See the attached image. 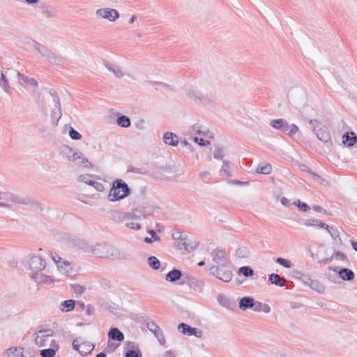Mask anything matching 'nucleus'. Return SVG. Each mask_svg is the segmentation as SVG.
<instances>
[{"label":"nucleus","instance_id":"1","mask_svg":"<svg viewBox=\"0 0 357 357\" xmlns=\"http://www.w3.org/2000/svg\"><path fill=\"white\" fill-rule=\"evenodd\" d=\"M210 84L199 82L194 84H186L184 86V93L186 97L192 102L202 105L208 106L214 102V96L211 91Z\"/></svg>","mask_w":357,"mask_h":357},{"label":"nucleus","instance_id":"2","mask_svg":"<svg viewBox=\"0 0 357 357\" xmlns=\"http://www.w3.org/2000/svg\"><path fill=\"white\" fill-rule=\"evenodd\" d=\"M51 102L54 105V107L51 112L52 123L54 126H57L62 115L60 100L58 96L52 93H49L46 96H44L41 100L42 109L43 112H47L48 107H50Z\"/></svg>","mask_w":357,"mask_h":357},{"label":"nucleus","instance_id":"3","mask_svg":"<svg viewBox=\"0 0 357 357\" xmlns=\"http://www.w3.org/2000/svg\"><path fill=\"white\" fill-rule=\"evenodd\" d=\"M130 194V189L128 184L121 179H116L114 181L107 196L110 202H116L123 199Z\"/></svg>","mask_w":357,"mask_h":357},{"label":"nucleus","instance_id":"4","mask_svg":"<svg viewBox=\"0 0 357 357\" xmlns=\"http://www.w3.org/2000/svg\"><path fill=\"white\" fill-rule=\"evenodd\" d=\"M24 266L30 271L29 275L36 274L38 271H42L46 266L45 261L41 256L36 254H29L26 255L23 260Z\"/></svg>","mask_w":357,"mask_h":357},{"label":"nucleus","instance_id":"5","mask_svg":"<svg viewBox=\"0 0 357 357\" xmlns=\"http://www.w3.org/2000/svg\"><path fill=\"white\" fill-rule=\"evenodd\" d=\"M31 200L28 197L14 194L10 192H0V207L10 208V203L19 205H28Z\"/></svg>","mask_w":357,"mask_h":357},{"label":"nucleus","instance_id":"6","mask_svg":"<svg viewBox=\"0 0 357 357\" xmlns=\"http://www.w3.org/2000/svg\"><path fill=\"white\" fill-rule=\"evenodd\" d=\"M308 123L312 127V131L317 138L325 143L327 147H332L333 142L331 139V134L328 128L317 119H310Z\"/></svg>","mask_w":357,"mask_h":357},{"label":"nucleus","instance_id":"7","mask_svg":"<svg viewBox=\"0 0 357 357\" xmlns=\"http://www.w3.org/2000/svg\"><path fill=\"white\" fill-rule=\"evenodd\" d=\"M35 343L39 347H49L53 346V344H59L54 338L52 329L40 330L35 333Z\"/></svg>","mask_w":357,"mask_h":357},{"label":"nucleus","instance_id":"8","mask_svg":"<svg viewBox=\"0 0 357 357\" xmlns=\"http://www.w3.org/2000/svg\"><path fill=\"white\" fill-rule=\"evenodd\" d=\"M63 153L66 159L69 162L75 163L76 165L85 167H92L91 163L81 152L75 151L70 146H66L63 149Z\"/></svg>","mask_w":357,"mask_h":357},{"label":"nucleus","instance_id":"9","mask_svg":"<svg viewBox=\"0 0 357 357\" xmlns=\"http://www.w3.org/2000/svg\"><path fill=\"white\" fill-rule=\"evenodd\" d=\"M33 47L46 60L53 65H62L65 63V59L61 56L57 55L50 50L40 44L36 43L34 44Z\"/></svg>","mask_w":357,"mask_h":357},{"label":"nucleus","instance_id":"10","mask_svg":"<svg viewBox=\"0 0 357 357\" xmlns=\"http://www.w3.org/2000/svg\"><path fill=\"white\" fill-rule=\"evenodd\" d=\"M95 15L98 19L105 20L110 22L116 21L120 17L117 10L107 7L97 9Z\"/></svg>","mask_w":357,"mask_h":357},{"label":"nucleus","instance_id":"11","mask_svg":"<svg viewBox=\"0 0 357 357\" xmlns=\"http://www.w3.org/2000/svg\"><path fill=\"white\" fill-rule=\"evenodd\" d=\"M73 347L81 355L86 356L89 354L94 349V345L81 337H78L73 340Z\"/></svg>","mask_w":357,"mask_h":357},{"label":"nucleus","instance_id":"12","mask_svg":"<svg viewBox=\"0 0 357 357\" xmlns=\"http://www.w3.org/2000/svg\"><path fill=\"white\" fill-rule=\"evenodd\" d=\"M225 267V266L213 265L210 267V272L211 275L219 280L228 282L232 278V273L231 271L224 268Z\"/></svg>","mask_w":357,"mask_h":357},{"label":"nucleus","instance_id":"13","mask_svg":"<svg viewBox=\"0 0 357 357\" xmlns=\"http://www.w3.org/2000/svg\"><path fill=\"white\" fill-rule=\"evenodd\" d=\"M211 256L213 261L218 264L217 266H226L229 263V259L224 250L215 249L211 252Z\"/></svg>","mask_w":357,"mask_h":357},{"label":"nucleus","instance_id":"14","mask_svg":"<svg viewBox=\"0 0 357 357\" xmlns=\"http://www.w3.org/2000/svg\"><path fill=\"white\" fill-rule=\"evenodd\" d=\"M104 66L116 78L122 79L126 75L123 68L119 65L106 61L104 63Z\"/></svg>","mask_w":357,"mask_h":357},{"label":"nucleus","instance_id":"15","mask_svg":"<svg viewBox=\"0 0 357 357\" xmlns=\"http://www.w3.org/2000/svg\"><path fill=\"white\" fill-rule=\"evenodd\" d=\"M112 248L111 245L107 244H97L96 245H93L91 248V252L97 257H105L108 256L109 254V250H112Z\"/></svg>","mask_w":357,"mask_h":357},{"label":"nucleus","instance_id":"16","mask_svg":"<svg viewBox=\"0 0 357 357\" xmlns=\"http://www.w3.org/2000/svg\"><path fill=\"white\" fill-rule=\"evenodd\" d=\"M178 331L183 335L188 336L194 335L200 337L202 335V331L196 328H192L186 324L181 323L178 326Z\"/></svg>","mask_w":357,"mask_h":357},{"label":"nucleus","instance_id":"17","mask_svg":"<svg viewBox=\"0 0 357 357\" xmlns=\"http://www.w3.org/2000/svg\"><path fill=\"white\" fill-rule=\"evenodd\" d=\"M13 75H15V73L10 69H6L1 73L0 86L6 93H8L10 91L8 77L11 78Z\"/></svg>","mask_w":357,"mask_h":357},{"label":"nucleus","instance_id":"18","mask_svg":"<svg viewBox=\"0 0 357 357\" xmlns=\"http://www.w3.org/2000/svg\"><path fill=\"white\" fill-rule=\"evenodd\" d=\"M58 258H59V261H58L59 264L57 266L58 271L61 274L65 275H72L74 273L73 264L70 262H69L66 260H64L61 257H58Z\"/></svg>","mask_w":357,"mask_h":357},{"label":"nucleus","instance_id":"19","mask_svg":"<svg viewBox=\"0 0 357 357\" xmlns=\"http://www.w3.org/2000/svg\"><path fill=\"white\" fill-rule=\"evenodd\" d=\"M162 141L166 145L176 146L179 144L178 137L174 132H166L162 136Z\"/></svg>","mask_w":357,"mask_h":357},{"label":"nucleus","instance_id":"20","mask_svg":"<svg viewBox=\"0 0 357 357\" xmlns=\"http://www.w3.org/2000/svg\"><path fill=\"white\" fill-rule=\"evenodd\" d=\"M30 277L38 284H52L54 282L52 277L42 273L41 271H38L36 274L31 275Z\"/></svg>","mask_w":357,"mask_h":357},{"label":"nucleus","instance_id":"21","mask_svg":"<svg viewBox=\"0 0 357 357\" xmlns=\"http://www.w3.org/2000/svg\"><path fill=\"white\" fill-rule=\"evenodd\" d=\"M60 347L59 344H53V346L47 347L40 351L42 357H54Z\"/></svg>","mask_w":357,"mask_h":357},{"label":"nucleus","instance_id":"22","mask_svg":"<svg viewBox=\"0 0 357 357\" xmlns=\"http://www.w3.org/2000/svg\"><path fill=\"white\" fill-rule=\"evenodd\" d=\"M15 76L17 77V79H22L24 84L32 88L33 90L37 88L38 82L33 78L25 76L19 72L15 73Z\"/></svg>","mask_w":357,"mask_h":357},{"label":"nucleus","instance_id":"23","mask_svg":"<svg viewBox=\"0 0 357 357\" xmlns=\"http://www.w3.org/2000/svg\"><path fill=\"white\" fill-rule=\"evenodd\" d=\"M24 349L22 347H10L4 351L3 355L6 357H20L24 353Z\"/></svg>","mask_w":357,"mask_h":357},{"label":"nucleus","instance_id":"24","mask_svg":"<svg viewBox=\"0 0 357 357\" xmlns=\"http://www.w3.org/2000/svg\"><path fill=\"white\" fill-rule=\"evenodd\" d=\"M268 280L272 284H274L279 287H284L286 285L287 281L284 278L281 277L280 275L276 273H272L268 276Z\"/></svg>","mask_w":357,"mask_h":357},{"label":"nucleus","instance_id":"25","mask_svg":"<svg viewBox=\"0 0 357 357\" xmlns=\"http://www.w3.org/2000/svg\"><path fill=\"white\" fill-rule=\"evenodd\" d=\"M357 142V137L355 132H351L350 133L347 132L342 136V142L344 145L348 146H352Z\"/></svg>","mask_w":357,"mask_h":357},{"label":"nucleus","instance_id":"26","mask_svg":"<svg viewBox=\"0 0 357 357\" xmlns=\"http://www.w3.org/2000/svg\"><path fill=\"white\" fill-rule=\"evenodd\" d=\"M108 337L112 340L121 342L124 340L123 333L117 328H112L108 332Z\"/></svg>","mask_w":357,"mask_h":357},{"label":"nucleus","instance_id":"27","mask_svg":"<svg viewBox=\"0 0 357 357\" xmlns=\"http://www.w3.org/2000/svg\"><path fill=\"white\" fill-rule=\"evenodd\" d=\"M182 277V273L178 269H173L169 271L165 276V280L167 282H175L179 280Z\"/></svg>","mask_w":357,"mask_h":357},{"label":"nucleus","instance_id":"28","mask_svg":"<svg viewBox=\"0 0 357 357\" xmlns=\"http://www.w3.org/2000/svg\"><path fill=\"white\" fill-rule=\"evenodd\" d=\"M255 300L251 297H243L239 301V308L245 310L248 308H252Z\"/></svg>","mask_w":357,"mask_h":357},{"label":"nucleus","instance_id":"29","mask_svg":"<svg viewBox=\"0 0 357 357\" xmlns=\"http://www.w3.org/2000/svg\"><path fill=\"white\" fill-rule=\"evenodd\" d=\"M217 300L220 305L228 309H231L234 305L233 302L224 294L218 295Z\"/></svg>","mask_w":357,"mask_h":357},{"label":"nucleus","instance_id":"30","mask_svg":"<svg viewBox=\"0 0 357 357\" xmlns=\"http://www.w3.org/2000/svg\"><path fill=\"white\" fill-rule=\"evenodd\" d=\"M189 285L195 291H202L204 287V282L195 278H191L189 280Z\"/></svg>","mask_w":357,"mask_h":357},{"label":"nucleus","instance_id":"31","mask_svg":"<svg viewBox=\"0 0 357 357\" xmlns=\"http://www.w3.org/2000/svg\"><path fill=\"white\" fill-rule=\"evenodd\" d=\"M231 169V165L230 162L228 160H223L222 165L220 169V175L222 176L230 177L232 176Z\"/></svg>","mask_w":357,"mask_h":357},{"label":"nucleus","instance_id":"32","mask_svg":"<svg viewBox=\"0 0 357 357\" xmlns=\"http://www.w3.org/2000/svg\"><path fill=\"white\" fill-rule=\"evenodd\" d=\"M305 225L307 227H319L320 228H324L326 229L327 231H329L330 227L324 223L323 222L315 220V219H308L305 221Z\"/></svg>","mask_w":357,"mask_h":357},{"label":"nucleus","instance_id":"33","mask_svg":"<svg viewBox=\"0 0 357 357\" xmlns=\"http://www.w3.org/2000/svg\"><path fill=\"white\" fill-rule=\"evenodd\" d=\"M252 308L257 312H264V313H268L271 311V307L268 305L255 301Z\"/></svg>","mask_w":357,"mask_h":357},{"label":"nucleus","instance_id":"34","mask_svg":"<svg viewBox=\"0 0 357 357\" xmlns=\"http://www.w3.org/2000/svg\"><path fill=\"white\" fill-rule=\"evenodd\" d=\"M338 274L343 280L351 281L354 278V272L348 268H342L340 270Z\"/></svg>","mask_w":357,"mask_h":357},{"label":"nucleus","instance_id":"35","mask_svg":"<svg viewBox=\"0 0 357 357\" xmlns=\"http://www.w3.org/2000/svg\"><path fill=\"white\" fill-rule=\"evenodd\" d=\"M75 307V301L73 300H66L62 302L59 305L61 312H70Z\"/></svg>","mask_w":357,"mask_h":357},{"label":"nucleus","instance_id":"36","mask_svg":"<svg viewBox=\"0 0 357 357\" xmlns=\"http://www.w3.org/2000/svg\"><path fill=\"white\" fill-rule=\"evenodd\" d=\"M272 171V166L269 163H260L256 169L258 174H269Z\"/></svg>","mask_w":357,"mask_h":357},{"label":"nucleus","instance_id":"37","mask_svg":"<svg viewBox=\"0 0 357 357\" xmlns=\"http://www.w3.org/2000/svg\"><path fill=\"white\" fill-rule=\"evenodd\" d=\"M117 124L123 128H128L130 126V120L126 116H121L116 120Z\"/></svg>","mask_w":357,"mask_h":357},{"label":"nucleus","instance_id":"38","mask_svg":"<svg viewBox=\"0 0 357 357\" xmlns=\"http://www.w3.org/2000/svg\"><path fill=\"white\" fill-rule=\"evenodd\" d=\"M148 264L149 266L151 267L153 269L160 270V262L155 257H149L148 258Z\"/></svg>","mask_w":357,"mask_h":357},{"label":"nucleus","instance_id":"39","mask_svg":"<svg viewBox=\"0 0 357 357\" xmlns=\"http://www.w3.org/2000/svg\"><path fill=\"white\" fill-rule=\"evenodd\" d=\"M147 328L152 332L155 335L158 333V335H161V330L159 326L154 322L150 321L146 324Z\"/></svg>","mask_w":357,"mask_h":357},{"label":"nucleus","instance_id":"40","mask_svg":"<svg viewBox=\"0 0 357 357\" xmlns=\"http://www.w3.org/2000/svg\"><path fill=\"white\" fill-rule=\"evenodd\" d=\"M192 132H195L198 134L200 137H205L207 135L208 131L205 129H203V128L198 125L195 124L191 128Z\"/></svg>","mask_w":357,"mask_h":357},{"label":"nucleus","instance_id":"41","mask_svg":"<svg viewBox=\"0 0 357 357\" xmlns=\"http://www.w3.org/2000/svg\"><path fill=\"white\" fill-rule=\"evenodd\" d=\"M93 176L91 174H82L78 177V181L82 183H84L89 185H91L92 181H93Z\"/></svg>","mask_w":357,"mask_h":357},{"label":"nucleus","instance_id":"42","mask_svg":"<svg viewBox=\"0 0 357 357\" xmlns=\"http://www.w3.org/2000/svg\"><path fill=\"white\" fill-rule=\"evenodd\" d=\"M173 238L174 239H180L181 240L180 242H178V245H177L181 249H182V248H184L185 250L188 249L187 245L185 242V238L182 237V235L181 233L176 232V233L174 234Z\"/></svg>","mask_w":357,"mask_h":357},{"label":"nucleus","instance_id":"43","mask_svg":"<svg viewBox=\"0 0 357 357\" xmlns=\"http://www.w3.org/2000/svg\"><path fill=\"white\" fill-rule=\"evenodd\" d=\"M213 156L217 160H223L225 157V150L223 148L217 147L213 152Z\"/></svg>","mask_w":357,"mask_h":357},{"label":"nucleus","instance_id":"44","mask_svg":"<svg viewBox=\"0 0 357 357\" xmlns=\"http://www.w3.org/2000/svg\"><path fill=\"white\" fill-rule=\"evenodd\" d=\"M238 273L245 277H250L253 275L254 271L249 266H242L239 268Z\"/></svg>","mask_w":357,"mask_h":357},{"label":"nucleus","instance_id":"45","mask_svg":"<svg viewBox=\"0 0 357 357\" xmlns=\"http://www.w3.org/2000/svg\"><path fill=\"white\" fill-rule=\"evenodd\" d=\"M275 262L287 268H291L293 266V264L290 260L282 257H278Z\"/></svg>","mask_w":357,"mask_h":357},{"label":"nucleus","instance_id":"46","mask_svg":"<svg viewBox=\"0 0 357 357\" xmlns=\"http://www.w3.org/2000/svg\"><path fill=\"white\" fill-rule=\"evenodd\" d=\"M190 139H192V141L194 142L197 143L201 146H205L209 144V142L203 139L202 137H190Z\"/></svg>","mask_w":357,"mask_h":357},{"label":"nucleus","instance_id":"47","mask_svg":"<svg viewBox=\"0 0 357 357\" xmlns=\"http://www.w3.org/2000/svg\"><path fill=\"white\" fill-rule=\"evenodd\" d=\"M333 257L336 260L342 261L347 260L346 255L340 251L334 252Z\"/></svg>","mask_w":357,"mask_h":357},{"label":"nucleus","instance_id":"48","mask_svg":"<svg viewBox=\"0 0 357 357\" xmlns=\"http://www.w3.org/2000/svg\"><path fill=\"white\" fill-rule=\"evenodd\" d=\"M284 119H275L271 121V125L273 128L277 130H281Z\"/></svg>","mask_w":357,"mask_h":357},{"label":"nucleus","instance_id":"49","mask_svg":"<svg viewBox=\"0 0 357 357\" xmlns=\"http://www.w3.org/2000/svg\"><path fill=\"white\" fill-rule=\"evenodd\" d=\"M69 136L72 139L74 140H79L81 139L82 135L80 133H79L77 131H76L73 128H70V130H69Z\"/></svg>","mask_w":357,"mask_h":357},{"label":"nucleus","instance_id":"50","mask_svg":"<svg viewBox=\"0 0 357 357\" xmlns=\"http://www.w3.org/2000/svg\"><path fill=\"white\" fill-rule=\"evenodd\" d=\"M249 254V251L245 248H242L236 250V255L238 257H246Z\"/></svg>","mask_w":357,"mask_h":357},{"label":"nucleus","instance_id":"51","mask_svg":"<svg viewBox=\"0 0 357 357\" xmlns=\"http://www.w3.org/2000/svg\"><path fill=\"white\" fill-rule=\"evenodd\" d=\"M43 14L47 18H54L56 17V13L54 10L51 9H45L43 10Z\"/></svg>","mask_w":357,"mask_h":357},{"label":"nucleus","instance_id":"52","mask_svg":"<svg viewBox=\"0 0 357 357\" xmlns=\"http://www.w3.org/2000/svg\"><path fill=\"white\" fill-rule=\"evenodd\" d=\"M91 186L93 187L98 192H102L105 190L104 185L101 183L95 180L92 181Z\"/></svg>","mask_w":357,"mask_h":357},{"label":"nucleus","instance_id":"53","mask_svg":"<svg viewBox=\"0 0 357 357\" xmlns=\"http://www.w3.org/2000/svg\"><path fill=\"white\" fill-rule=\"evenodd\" d=\"M126 357H142V354L139 351L128 350L126 353Z\"/></svg>","mask_w":357,"mask_h":357},{"label":"nucleus","instance_id":"54","mask_svg":"<svg viewBox=\"0 0 357 357\" xmlns=\"http://www.w3.org/2000/svg\"><path fill=\"white\" fill-rule=\"evenodd\" d=\"M126 227L134 230H138L141 229V225L139 223L134 222H128L125 224Z\"/></svg>","mask_w":357,"mask_h":357},{"label":"nucleus","instance_id":"55","mask_svg":"<svg viewBox=\"0 0 357 357\" xmlns=\"http://www.w3.org/2000/svg\"><path fill=\"white\" fill-rule=\"evenodd\" d=\"M117 347H118V344L109 341L107 342V346L105 350L107 353H112V352L114 351V350L117 348Z\"/></svg>","mask_w":357,"mask_h":357},{"label":"nucleus","instance_id":"56","mask_svg":"<svg viewBox=\"0 0 357 357\" xmlns=\"http://www.w3.org/2000/svg\"><path fill=\"white\" fill-rule=\"evenodd\" d=\"M294 204L303 211H307L310 209V206L307 204L301 202L300 200H297Z\"/></svg>","mask_w":357,"mask_h":357},{"label":"nucleus","instance_id":"57","mask_svg":"<svg viewBox=\"0 0 357 357\" xmlns=\"http://www.w3.org/2000/svg\"><path fill=\"white\" fill-rule=\"evenodd\" d=\"M298 130H299V128L296 125L291 124L287 134L292 136V135H295L296 132H298Z\"/></svg>","mask_w":357,"mask_h":357},{"label":"nucleus","instance_id":"58","mask_svg":"<svg viewBox=\"0 0 357 357\" xmlns=\"http://www.w3.org/2000/svg\"><path fill=\"white\" fill-rule=\"evenodd\" d=\"M289 126H290V124H289L286 121L284 120L280 130L282 131L283 132L287 134V132L289 131Z\"/></svg>","mask_w":357,"mask_h":357},{"label":"nucleus","instance_id":"59","mask_svg":"<svg viewBox=\"0 0 357 357\" xmlns=\"http://www.w3.org/2000/svg\"><path fill=\"white\" fill-rule=\"evenodd\" d=\"M148 233L151 236L152 238H154V241L160 240V237L156 234V233L154 230L151 229L148 231Z\"/></svg>","mask_w":357,"mask_h":357},{"label":"nucleus","instance_id":"60","mask_svg":"<svg viewBox=\"0 0 357 357\" xmlns=\"http://www.w3.org/2000/svg\"><path fill=\"white\" fill-rule=\"evenodd\" d=\"M155 336L158 338L160 344H164L165 343V337L163 336L162 331H161V335H158V333Z\"/></svg>","mask_w":357,"mask_h":357},{"label":"nucleus","instance_id":"61","mask_svg":"<svg viewBox=\"0 0 357 357\" xmlns=\"http://www.w3.org/2000/svg\"><path fill=\"white\" fill-rule=\"evenodd\" d=\"M199 176L200 178H208L210 176V172L207 171H203L199 172Z\"/></svg>","mask_w":357,"mask_h":357},{"label":"nucleus","instance_id":"62","mask_svg":"<svg viewBox=\"0 0 357 357\" xmlns=\"http://www.w3.org/2000/svg\"><path fill=\"white\" fill-rule=\"evenodd\" d=\"M328 232L330 234V235L331 236V237L334 239H336V238H339L340 240V236L337 233H335V232H332L331 231V227H330V229H329V231H328Z\"/></svg>","mask_w":357,"mask_h":357},{"label":"nucleus","instance_id":"63","mask_svg":"<svg viewBox=\"0 0 357 357\" xmlns=\"http://www.w3.org/2000/svg\"><path fill=\"white\" fill-rule=\"evenodd\" d=\"M312 208L316 212L321 213L324 211V208L319 205L313 206Z\"/></svg>","mask_w":357,"mask_h":357},{"label":"nucleus","instance_id":"64","mask_svg":"<svg viewBox=\"0 0 357 357\" xmlns=\"http://www.w3.org/2000/svg\"><path fill=\"white\" fill-rule=\"evenodd\" d=\"M163 357H174V354L171 351L165 352Z\"/></svg>","mask_w":357,"mask_h":357}]
</instances>
